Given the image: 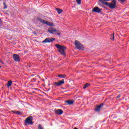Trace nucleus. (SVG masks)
Returning a JSON list of instances; mask_svg holds the SVG:
<instances>
[{
	"label": "nucleus",
	"instance_id": "14",
	"mask_svg": "<svg viewBox=\"0 0 129 129\" xmlns=\"http://www.w3.org/2000/svg\"><path fill=\"white\" fill-rule=\"evenodd\" d=\"M66 103H67V104H73V103H74V102L72 100H67L66 101Z\"/></svg>",
	"mask_w": 129,
	"mask_h": 129
},
{
	"label": "nucleus",
	"instance_id": "9",
	"mask_svg": "<svg viewBox=\"0 0 129 129\" xmlns=\"http://www.w3.org/2000/svg\"><path fill=\"white\" fill-rule=\"evenodd\" d=\"M65 83V82H64V80H62V81H59L58 82H55L54 83V85H56L57 87L61 86V85H63Z\"/></svg>",
	"mask_w": 129,
	"mask_h": 129
},
{
	"label": "nucleus",
	"instance_id": "6",
	"mask_svg": "<svg viewBox=\"0 0 129 129\" xmlns=\"http://www.w3.org/2000/svg\"><path fill=\"white\" fill-rule=\"evenodd\" d=\"M41 23L45 24L46 26H49L50 27H54V24L50 23V22L46 21L45 20L40 19Z\"/></svg>",
	"mask_w": 129,
	"mask_h": 129
},
{
	"label": "nucleus",
	"instance_id": "22",
	"mask_svg": "<svg viewBox=\"0 0 129 129\" xmlns=\"http://www.w3.org/2000/svg\"><path fill=\"white\" fill-rule=\"evenodd\" d=\"M85 86H86V87H88V86H89V84L86 83V84H85Z\"/></svg>",
	"mask_w": 129,
	"mask_h": 129
},
{
	"label": "nucleus",
	"instance_id": "11",
	"mask_svg": "<svg viewBox=\"0 0 129 129\" xmlns=\"http://www.w3.org/2000/svg\"><path fill=\"white\" fill-rule=\"evenodd\" d=\"M55 112L56 114H58V115H61V114H63V111L60 109L55 110Z\"/></svg>",
	"mask_w": 129,
	"mask_h": 129
},
{
	"label": "nucleus",
	"instance_id": "20",
	"mask_svg": "<svg viewBox=\"0 0 129 129\" xmlns=\"http://www.w3.org/2000/svg\"><path fill=\"white\" fill-rule=\"evenodd\" d=\"M4 10H6V9L8 8V6H7V5H6V3H4Z\"/></svg>",
	"mask_w": 129,
	"mask_h": 129
},
{
	"label": "nucleus",
	"instance_id": "4",
	"mask_svg": "<svg viewBox=\"0 0 129 129\" xmlns=\"http://www.w3.org/2000/svg\"><path fill=\"white\" fill-rule=\"evenodd\" d=\"M25 125H27V124H30V125L33 124V118L32 117V116H29V117H27L25 119Z\"/></svg>",
	"mask_w": 129,
	"mask_h": 129
},
{
	"label": "nucleus",
	"instance_id": "7",
	"mask_svg": "<svg viewBox=\"0 0 129 129\" xmlns=\"http://www.w3.org/2000/svg\"><path fill=\"white\" fill-rule=\"evenodd\" d=\"M53 41H55V38H46L42 43H51V42H53Z\"/></svg>",
	"mask_w": 129,
	"mask_h": 129
},
{
	"label": "nucleus",
	"instance_id": "12",
	"mask_svg": "<svg viewBox=\"0 0 129 129\" xmlns=\"http://www.w3.org/2000/svg\"><path fill=\"white\" fill-rule=\"evenodd\" d=\"M102 106H103V105L102 104L96 106L95 109L96 111H99V110H100V109L102 108Z\"/></svg>",
	"mask_w": 129,
	"mask_h": 129
},
{
	"label": "nucleus",
	"instance_id": "5",
	"mask_svg": "<svg viewBox=\"0 0 129 129\" xmlns=\"http://www.w3.org/2000/svg\"><path fill=\"white\" fill-rule=\"evenodd\" d=\"M106 5H108L110 9H114L116 5V1L115 0H112L111 3H106Z\"/></svg>",
	"mask_w": 129,
	"mask_h": 129
},
{
	"label": "nucleus",
	"instance_id": "13",
	"mask_svg": "<svg viewBox=\"0 0 129 129\" xmlns=\"http://www.w3.org/2000/svg\"><path fill=\"white\" fill-rule=\"evenodd\" d=\"M12 84H13V82L12 80L9 81L7 83V87L9 88L10 86H12Z\"/></svg>",
	"mask_w": 129,
	"mask_h": 129
},
{
	"label": "nucleus",
	"instance_id": "28",
	"mask_svg": "<svg viewBox=\"0 0 129 129\" xmlns=\"http://www.w3.org/2000/svg\"><path fill=\"white\" fill-rule=\"evenodd\" d=\"M74 129H78L77 127H74Z\"/></svg>",
	"mask_w": 129,
	"mask_h": 129
},
{
	"label": "nucleus",
	"instance_id": "8",
	"mask_svg": "<svg viewBox=\"0 0 129 129\" xmlns=\"http://www.w3.org/2000/svg\"><path fill=\"white\" fill-rule=\"evenodd\" d=\"M13 57L14 61H16V62H20V61H21V59L20 58V55L14 54H13Z\"/></svg>",
	"mask_w": 129,
	"mask_h": 129
},
{
	"label": "nucleus",
	"instance_id": "16",
	"mask_svg": "<svg viewBox=\"0 0 129 129\" xmlns=\"http://www.w3.org/2000/svg\"><path fill=\"white\" fill-rule=\"evenodd\" d=\"M58 77L60 78H65V77H66V76L65 75H58Z\"/></svg>",
	"mask_w": 129,
	"mask_h": 129
},
{
	"label": "nucleus",
	"instance_id": "27",
	"mask_svg": "<svg viewBox=\"0 0 129 129\" xmlns=\"http://www.w3.org/2000/svg\"><path fill=\"white\" fill-rule=\"evenodd\" d=\"M103 1H104L105 2H108V1L109 0H103Z\"/></svg>",
	"mask_w": 129,
	"mask_h": 129
},
{
	"label": "nucleus",
	"instance_id": "2",
	"mask_svg": "<svg viewBox=\"0 0 129 129\" xmlns=\"http://www.w3.org/2000/svg\"><path fill=\"white\" fill-rule=\"evenodd\" d=\"M48 32H49L50 34L58 35V36H60V35H61V33L60 32V31L56 29V28H49L48 29Z\"/></svg>",
	"mask_w": 129,
	"mask_h": 129
},
{
	"label": "nucleus",
	"instance_id": "18",
	"mask_svg": "<svg viewBox=\"0 0 129 129\" xmlns=\"http://www.w3.org/2000/svg\"><path fill=\"white\" fill-rule=\"evenodd\" d=\"M13 112H14L15 113H17V114H22V113L19 111H13Z\"/></svg>",
	"mask_w": 129,
	"mask_h": 129
},
{
	"label": "nucleus",
	"instance_id": "29",
	"mask_svg": "<svg viewBox=\"0 0 129 129\" xmlns=\"http://www.w3.org/2000/svg\"><path fill=\"white\" fill-rule=\"evenodd\" d=\"M119 96L117 97V98H119Z\"/></svg>",
	"mask_w": 129,
	"mask_h": 129
},
{
	"label": "nucleus",
	"instance_id": "19",
	"mask_svg": "<svg viewBox=\"0 0 129 129\" xmlns=\"http://www.w3.org/2000/svg\"><path fill=\"white\" fill-rule=\"evenodd\" d=\"M76 2L78 5L81 4V0H76Z\"/></svg>",
	"mask_w": 129,
	"mask_h": 129
},
{
	"label": "nucleus",
	"instance_id": "10",
	"mask_svg": "<svg viewBox=\"0 0 129 129\" xmlns=\"http://www.w3.org/2000/svg\"><path fill=\"white\" fill-rule=\"evenodd\" d=\"M101 10V9H99L98 7H95L92 10V12L93 13H100Z\"/></svg>",
	"mask_w": 129,
	"mask_h": 129
},
{
	"label": "nucleus",
	"instance_id": "24",
	"mask_svg": "<svg viewBox=\"0 0 129 129\" xmlns=\"http://www.w3.org/2000/svg\"><path fill=\"white\" fill-rule=\"evenodd\" d=\"M87 88V87L84 85V87H83V89H85Z\"/></svg>",
	"mask_w": 129,
	"mask_h": 129
},
{
	"label": "nucleus",
	"instance_id": "15",
	"mask_svg": "<svg viewBox=\"0 0 129 129\" xmlns=\"http://www.w3.org/2000/svg\"><path fill=\"white\" fill-rule=\"evenodd\" d=\"M56 11L59 15H60V14H61V13L63 12V11L60 9H57Z\"/></svg>",
	"mask_w": 129,
	"mask_h": 129
},
{
	"label": "nucleus",
	"instance_id": "1",
	"mask_svg": "<svg viewBox=\"0 0 129 129\" xmlns=\"http://www.w3.org/2000/svg\"><path fill=\"white\" fill-rule=\"evenodd\" d=\"M55 47L58 49V52L63 56H65L66 53H65V50H66V47L64 46L59 45V44H55Z\"/></svg>",
	"mask_w": 129,
	"mask_h": 129
},
{
	"label": "nucleus",
	"instance_id": "30",
	"mask_svg": "<svg viewBox=\"0 0 129 129\" xmlns=\"http://www.w3.org/2000/svg\"><path fill=\"white\" fill-rule=\"evenodd\" d=\"M100 2H102V1H101V0H100Z\"/></svg>",
	"mask_w": 129,
	"mask_h": 129
},
{
	"label": "nucleus",
	"instance_id": "21",
	"mask_svg": "<svg viewBox=\"0 0 129 129\" xmlns=\"http://www.w3.org/2000/svg\"><path fill=\"white\" fill-rule=\"evenodd\" d=\"M38 129H44V128H43V126H42V125L39 124Z\"/></svg>",
	"mask_w": 129,
	"mask_h": 129
},
{
	"label": "nucleus",
	"instance_id": "25",
	"mask_svg": "<svg viewBox=\"0 0 129 129\" xmlns=\"http://www.w3.org/2000/svg\"><path fill=\"white\" fill-rule=\"evenodd\" d=\"M0 63H2V64H4V62H3V61H2L1 59H0Z\"/></svg>",
	"mask_w": 129,
	"mask_h": 129
},
{
	"label": "nucleus",
	"instance_id": "3",
	"mask_svg": "<svg viewBox=\"0 0 129 129\" xmlns=\"http://www.w3.org/2000/svg\"><path fill=\"white\" fill-rule=\"evenodd\" d=\"M75 44L76 48L78 49V50H84V46H83V45H82V44H81L78 40L75 41Z\"/></svg>",
	"mask_w": 129,
	"mask_h": 129
},
{
	"label": "nucleus",
	"instance_id": "17",
	"mask_svg": "<svg viewBox=\"0 0 129 129\" xmlns=\"http://www.w3.org/2000/svg\"><path fill=\"white\" fill-rule=\"evenodd\" d=\"M111 40H112V41H113L114 40V35L113 34H112L111 35V38H110Z\"/></svg>",
	"mask_w": 129,
	"mask_h": 129
},
{
	"label": "nucleus",
	"instance_id": "31",
	"mask_svg": "<svg viewBox=\"0 0 129 129\" xmlns=\"http://www.w3.org/2000/svg\"><path fill=\"white\" fill-rule=\"evenodd\" d=\"M0 68H1V67H0Z\"/></svg>",
	"mask_w": 129,
	"mask_h": 129
},
{
	"label": "nucleus",
	"instance_id": "23",
	"mask_svg": "<svg viewBox=\"0 0 129 129\" xmlns=\"http://www.w3.org/2000/svg\"><path fill=\"white\" fill-rule=\"evenodd\" d=\"M118 2H120L121 3H124L125 1V0H118Z\"/></svg>",
	"mask_w": 129,
	"mask_h": 129
},
{
	"label": "nucleus",
	"instance_id": "26",
	"mask_svg": "<svg viewBox=\"0 0 129 129\" xmlns=\"http://www.w3.org/2000/svg\"><path fill=\"white\" fill-rule=\"evenodd\" d=\"M0 26H2V20L0 19Z\"/></svg>",
	"mask_w": 129,
	"mask_h": 129
}]
</instances>
